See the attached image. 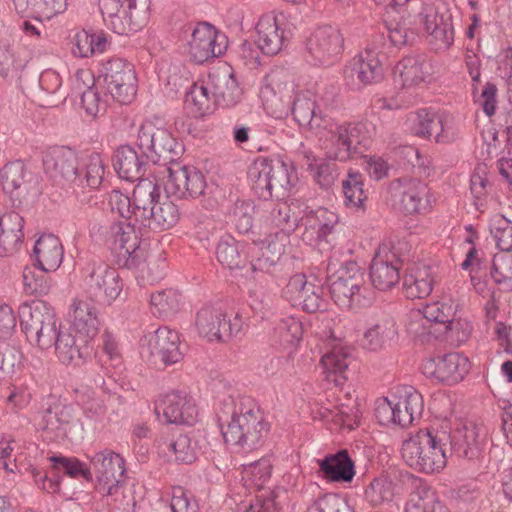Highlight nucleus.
Wrapping results in <instances>:
<instances>
[{
  "label": "nucleus",
  "mask_w": 512,
  "mask_h": 512,
  "mask_svg": "<svg viewBox=\"0 0 512 512\" xmlns=\"http://www.w3.org/2000/svg\"><path fill=\"white\" fill-rule=\"evenodd\" d=\"M167 171L165 190L168 194L177 198H196L204 193L205 177L195 167L181 166L175 162L167 168Z\"/></svg>",
  "instance_id": "24"
},
{
  "label": "nucleus",
  "mask_w": 512,
  "mask_h": 512,
  "mask_svg": "<svg viewBox=\"0 0 512 512\" xmlns=\"http://www.w3.org/2000/svg\"><path fill=\"white\" fill-rule=\"evenodd\" d=\"M397 425L408 427L422 415L424 401L422 395L412 386H403L396 390Z\"/></svg>",
  "instance_id": "35"
},
{
  "label": "nucleus",
  "mask_w": 512,
  "mask_h": 512,
  "mask_svg": "<svg viewBox=\"0 0 512 512\" xmlns=\"http://www.w3.org/2000/svg\"><path fill=\"white\" fill-rule=\"evenodd\" d=\"M457 307L458 304L454 300L443 297L423 308V318L430 322L443 324L446 329H450Z\"/></svg>",
  "instance_id": "54"
},
{
  "label": "nucleus",
  "mask_w": 512,
  "mask_h": 512,
  "mask_svg": "<svg viewBox=\"0 0 512 512\" xmlns=\"http://www.w3.org/2000/svg\"><path fill=\"white\" fill-rule=\"evenodd\" d=\"M290 111L294 120L304 129L317 133L329 117L317 105L316 96L310 92L296 94Z\"/></svg>",
  "instance_id": "30"
},
{
  "label": "nucleus",
  "mask_w": 512,
  "mask_h": 512,
  "mask_svg": "<svg viewBox=\"0 0 512 512\" xmlns=\"http://www.w3.org/2000/svg\"><path fill=\"white\" fill-rule=\"evenodd\" d=\"M405 512H447V509L435 491L428 486H420L410 495Z\"/></svg>",
  "instance_id": "51"
},
{
  "label": "nucleus",
  "mask_w": 512,
  "mask_h": 512,
  "mask_svg": "<svg viewBox=\"0 0 512 512\" xmlns=\"http://www.w3.org/2000/svg\"><path fill=\"white\" fill-rule=\"evenodd\" d=\"M219 421L224 442L243 452L261 446L270 428L264 412L249 396L226 402L219 414Z\"/></svg>",
  "instance_id": "1"
},
{
  "label": "nucleus",
  "mask_w": 512,
  "mask_h": 512,
  "mask_svg": "<svg viewBox=\"0 0 512 512\" xmlns=\"http://www.w3.org/2000/svg\"><path fill=\"white\" fill-rule=\"evenodd\" d=\"M401 260L388 244L379 245L370 265L373 286L381 291L394 287L400 279Z\"/></svg>",
  "instance_id": "25"
},
{
  "label": "nucleus",
  "mask_w": 512,
  "mask_h": 512,
  "mask_svg": "<svg viewBox=\"0 0 512 512\" xmlns=\"http://www.w3.org/2000/svg\"><path fill=\"white\" fill-rule=\"evenodd\" d=\"M489 229L496 246L503 252L512 251V221L502 214H495L489 222Z\"/></svg>",
  "instance_id": "57"
},
{
  "label": "nucleus",
  "mask_w": 512,
  "mask_h": 512,
  "mask_svg": "<svg viewBox=\"0 0 512 512\" xmlns=\"http://www.w3.org/2000/svg\"><path fill=\"white\" fill-rule=\"evenodd\" d=\"M449 440L450 435L445 431L421 429L403 442L402 458L418 472L438 473L447 464L446 449Z\"/></svg>",
  "instance_id": "3"
},
{
  "label": "nucleus",
  "mask_w": 512,
  "mask_h": 512,
  "mask_svg": "<svg viewBox=\"0 0 512 512\" xmlns=\"http://www.w3.org/2000/svg\"><path fill=\"white\" fill-rule=\"evenodd\" d=\"M218 262L229 269L240 268L243 258L239 243L231 236L222 237L216 247Z\"/></svg>",
  "instance_id": "58"
},
{
  "label": "nucleus",
  "mask_w": 512,
  "mask_h": 512,
  "mask_svg": "<svg viewBox=\"0 0 512 512\" xmlns=\"http://www.w3.org/2000/svg\"><path fill=\"white\" fill-rule=\"evenodd\" d=\"M492 189L489 180L488 167L484 163L478 164L470 178V190L473 195V204L476 209L483 213L488 209V197Z\"/></svg>",
  "instance_id": "49"
},
{
  "label": "nucleus",
  "mask_w": 512,
  "mask_h": 512,
  "mask_svg": "<svg viewBox=\"0 0 512 512\" xmlns=\"http://www.w3.org/2000/svg\"><path fill=\"white\" fill-rule=\"evenodd\" d=\"M325 155L331 160L347 161L371 139L369 125L363 122H339L326 119L316 133Z\"/></svg>",
  "instance_id": "4"
},
{
  "label": "nucleus",
  "mask_w": 512,
  "mask_h": 512,
  "mask_svg": "<svg viewBox=\"0 0 512 512\" xmlns=\"http://www.w3.org/2000/svg\"><path fill=\"white\" fill-rule=\"evenodd\" d=\"M433 282L434 280L428 267L413 265L404 276V294L410 299L425 298L432 292Z\"/></svg>",
  "instance_id": "41"
},
{
  "label": "nucleus",
  "mask_w": 512,
  "mask_h": 512,
  "mask_svg": "<svg viewBox=\"0 0 512 512\" xmlns=\"http://www.w3.org/2000/svg\"><path fill=\"white\" fill-rule=\"evenodd\" d=\"M106 166L103 158L98 153L88 155L79 167V172L72 185V188H85L98 189L104 179Z\"/></svg>",
  "instance_id": "42"
},
{
  "label": "nucleus",
  "mask_w": 512,
  "mask_h": 512,
  "mask_svg": "<svg viewBox=\"0 0 512 512\" xmlns=\"http://www.w3.org/2000/svg\"><path fill=\"white\" fill-rule=\"evenodd\" d=\"M141 354L154 364L179 362L183 357L179 334L168 327H160L146 334L141 341Z\"/></svg>",
  "instance_id": "13"
},
{
  "label": "nucleus",
  "mask_w": 512,
  "mask_h": 512,
  "mask_svg": "<svg viewBox=\"0 0 512 512\" xmlns=\"http://www.w3.org/2000/svg\"><path fill=\"white\" fill-rule=\"evenodd\" d=\"M255 206L252 201L239 200L235 203L232 218L240 233H247L253 226Z\"/></svg>",
  "instance_id": "64"
},
{
  "label": "nucleus",
  "mask_w": 512,
  "mask_h": 512,
  "mask_svg": "<svg viewBox=\"0 0 512 512\" xmlns=\"http://www.w3.org/2000/svg\"><path fill=\"white\" fill-rule=\"evenodd\" d=\"M21 327L28 342L41 350L51 348L60 331L54 309L45 301L34 300L20 307Z\"/></svg>",
  "instance_id": "6"
},
{
  "label": "nucleus",
  "mask_w": 512,
  "mask_h": 512,
  "mask_svg": "<svg viewBox=\"0 0 512 512\" xmlns=\"http://www.w3.org/2000/svg\"><path fill=\"white\" fill-rule=\"evenodd\" d=\"M395 183L396 197L403 213L424 215L432 210L436 197L426 182L418 178H399Z\"/></svg>",
  "instance_id": "17"
},
{
  "label": "nucleus",
  "mask_w": 512,
  "mask_h": 512,
  "mask_svg": "<svg viewBox=\"0 0 512 512\" xmlns=\"http://www.w3.org/2000/svg\"><path fill=\"white\" fill-rule=\"evenodd\" d=\"M351 359L350 351L346 346L340 342L334 343L331 348L324 353L320 362L326 380L334 383L336 386H342L347 379V371Z\"/></svg>",
  "instance_id": "33"
},
{
  "label": "nucleus",
  "mask_w": 512,
  "mask_h": 512,
  "mask_svg": "<svg viewBox=\"0 0 512 512\" xmlns=\"http://www.w3.org/2000/svg\"><path fill=\"white\" fill-rule=\"evenodd\" d=\"M181 294L172 288L152 293L150 296V310L153 315L168 318L180 309Z\"/></svg>",
  "instance_id": "53"
},
{
  "label": "nucleus",
  "mask_w": 512,
  "mask_h": 512,
  "mask_svg": "<svg viewBox=\"0 0 512 512\" xmlns=\"http://www.w3.org/2000/svg\"><path fill=\"white\" fill-rule=\"evenodd\" d=\"M186 107L195 117L210 113L217 104L207 80L194 83L186 94Z\"/></svg>",
  "instance_id": "47"
},
{
  "label": "nucleus",
  "mask_w": 512,
  "mask_h": 512,
  "mask_svg": "<svg viewBox=\"0 0 512 512\" xmlns=\"http://www.w3.org/2000/svg\"><path fill=\"white\" fill-rule=\"evenodd\" d=\"M55 355L64 365L80 366L93 354V346L75 333L62 331L56 338Z\"/></svg>",
  "instance_id": "29"
},
{
  "label": "nucleus",
  "mask_w": 512,
  "mask_h": 512,
  "mask_svg": "<svg viewBox=\"0 0 512 512\" xmlns=\"http://www.w3.org/2000/svg\"><path fill=\"white\" fill-rule=\"evenodd\" d=\"M161 198L159 185L149 179H140L134 187L132 193L133 217L145 227L149 216L153 215V210Z\"/></svg>",
  "instance_id": "32"
},
{
  "label": "nucleus",
  "mask_w": 512,
  "mask_h": 512,
  "mask_svg": "<svg viewBox=\"0 0 512 512\" xmlns=\"http://www.w3.org/2000/svg\"><path fill=\"white\" fill-rule=\"evenodd\" d=\"M81 288L94 301L111 305L123 290L119 272L102 260L87 261L79 272Z\"/></svg>",
  "instance_id": "7"
},
{
  "label": "nucleus",
  "mask_w": 512,
  "mask_h": 512,
  "mask_svg": "<svg viewBox=\"0 0 512 512\" xmlns=\"http://www.w3.org/2000/svg\"><path fill=\"white\" fill-rule=\"evenodd\" d=\"M484 440L482 429L475 424L464 425L455 431L448 445L453 447L459 454L473 458L477 456L480 446Z\"/></svg>",
  "instance_id": "44"
},
{
  "label": "nucleus",
  "mask_w": 512,
  "mask_h": 512,
  "mask_svg": "<svg viewBox=\"0 0 512 512\" xmlns=\"http://www.w3.org/2000/svg\"><path fill=\"white\" fill-rule=\"evenodd\" d=\"M266 81L260 90L263 107L272 117L283 118L290 111L294 84L282 69L272 71Z\"/></svg>",
  "instance_id": "14"
},
{
  "label": "nucleus",
  "mask_w": 512,
  "mask_h": 512,
  "mask_svg": "<svg viewBox=\"0 0 512 512\" xmlns=\"http://www.w3.org/2000/svg\"><path fill=\"white\" fill-rule=\"evenodd\" d=\"M71 331L89 343L98 335L100 320L95 306L76 298L70 306Z\"/></svg>",
  "instance_id": "28"
},
{
  "label": "nucleus",
  "mask_w": 512,
  "mask_h": 512,
  "mask_svg": "<svg viewBox=\"0 0 512 512\" xmlns=\"http://www.w3.org/2000/svg\"><path fill=\"white\" fill-rule=\"evenodd\" d=\"M77 81L88 80L86 84L87 89L82 92L81 104L90 117H96L98 113L103 109L104 105L101 103L97 91L94 89V79L88 70H79L76 73Z\"/></svg>",
  "instance_id": "59"
},
{
  "label": "nucleus",
  "mask_w": 512,
  "mask_h": 512,
  "mask_svg": "<svg viewBox=\"0 0 512 512\" xmlns=\"http://www.w3.org/2000/svg\"><path fill=\"white\" fill-rule=\"evenodd\" d=\"M384 75L383 66L374 49L366 48L353 57L344 69V80L352 90L377 83Z\"/></svg>",
  "instance_id": "18"
},
{
  "label": "nucleus",
  "mask_w": 512,
  "mask_h": 512,
  "mask_svg": "<svg viewBox=\"0 0 512 512\" xmlns=\"http://www.w3.org/2000/svg\"><path fill=\"white\" fill-rule=\"evenodd\" d=\"M270 220L284 232H292L298 226V217L287 203L276 204L270 212Z\"/></svg>",
  "instance_id": "63"
},
{
  "label": "nucleus",
  "mask_w": 512,
  "mask_h": 512,
  "mask_svg": "<svg viewBox=\"0 0 512 512\" xmlns=\"http://www.w3.org/2000/svg\"><path fill=\"white\" fill-rule=\"evenodd\" d=\"M272 473V464L268 458H261L243 465L241 480L248 490H264Z\"/></svg>",
  "instance_id": "50"
},
{
  "label": "nucleus",
  "mask_w": 512,
  "mask_h": 512,
  "mask_svg": "<svg viewBox=\"0 0 512 512\" xmlns=\"http://www.w3.org/2000/svg\"><path fill=\"white\" fill-rule=\"evenodd\" d=\"M451 119H442L429 109H419L408 117L409 128L413 134L423 138L434 137L437 142H448L455 138V132L449 125Z\"/></svg>",
  "instance_id": "26"
},
{
  "label": "nucleus",
  "mask_w": 512,
  "mask_h": 512,
  "mask_svg": "<svg viewBox=\"0 0 512 512\" xmlns=\"http://www.w3.org/2000/svg\"><path fill=\"white\" fill-rule=\"evenodd\" d=\"M330 293L334 302L344 309L366 307L374 299L373 290L366 284L365 271L352 260L341 265L337 278L330 284Z\"/></svg>",
  "instance_id": "5"
},
{
  "label": "nucleus",
  "mask_w": 512,
  "mask_h": 512,
  "mask_svg": "<svg viewBox=\"0 0 512 512\" xmlns=\"http://www.w3.org/2000/svg\"><path fill=\"white\" fill-rule=\"evenodd\" d=\"M338 215L324 207L310 210L302 218L307 232L312 231L320 241H326L338 224Z\"/></svg>",
  "instance_id": "45"
},
{
  "label": "nucleus",
  "mask_w": 512,
  "mask_h": 512,
  "mask_svg": "<svg viewBox=\"0 0 512 512\" xmlns=\"http://www.w3.org/2000/svg\"><path fill=\"white\" fill-rule=\"evenodd\" d=\"M27 171L22 161L8 162L0 169V184L3 191L20 204L29 191Z\"/></svg>",
  "instance_id": "38"
},
{
  "label": "nucleus",
  "mask_w": 512,
  "mask_h": 512,
  "mask_svg": "<svg viewBox=\"0 0 512 512\" xmlns=\"http://www.w3.org/2000/svg\"><path fill=\"white\" fill-rule=\"evenodd\" d=\"M319 472L330 482L349 483L355 476V465L347 450L317 460Z\"/></svg>",
  "instance_id": "34"
},
{
  "label": "nucleus",
  "mask_w": 512,
  "mask_h": 512,
  "mask_svg": "<svg viewBox=\"0 0 512 512\" xmlns=\"http://www.w3.org/2000/svg\"><path fill=\"white\" fill-rule=\"evenodd\" d=\"M104 81L108 92L121 104L132 102L137 91L134 66L122 58H113L104 64Z\"/></svg>",
  "instance_id": "16"
},
{
  "label": "nucleus",
  "mask_w": 512,
  "mask_h": 512,
  "mask_svg": "<svg viewBox=\"0 0 512 512\" xmlns=\"http://www.w3.org/2000/svg\"><path fill=\"white\" fill-rule=\"evenodd\" d=\"M419 19L424 30L437 49H447L454 41L452 15L443 3H432L423 6Z\"/></svg>",
  "instance_id": "19"
},
{
  "label": "nucleus",
  "mask_w": 512,
  "mask_h": 512,
  "mask_svg": "<svg viewBox=\"0 0 512 512\" xmlns=\"http://www.w3.org/2000/svg\"><path fill=\"white\" fill-rule=\"evenodd\" d=\"M491 276L504 290H512V254L498 253L494 256Z\"/></svg>",
  "instance_id": "61"
},
{
  "label": "nucleus",
  "mask_w": 512,
  "mask_h": 512,
  "mask_svg": "<svg viewBox=\"0 0 512 512\" xmlns=\"http://www.w3.org/2000/svg\"><path fill=\"white\" fill-rule=\"evenodd\" d=\"M89 459L97 478L98 492L104 496L116 495L123 482L124 459L109 449L97 452Z\"/></svg>",
  "instance_id": "15"
},
{
  "label": "nucleus",
  "mask_w": 512,
  "mask_h": 512,
  "mask_svg": "<svg viewBox=\"0 0 512 512\" xmlns=\"http://www.w3.org/2000/svg\"><path fill=\"white\" fill-rule=\"evenodd\" d=\"M114 168L118 176L127 181L142 179L144 162L137 152L128 145L120 146L114 156Z\"/></svg>",
  "instance_id": "46"
},
{
  "label": "nucleus",
  "mask_w": 512,
  "mask_h": 512,
  "mask_svg": "<svg viewBox=\"0 0 512 512\" xmlns=\"http://www.w3.org/2000/svg\"><path fill=\"white\" fill-rule=\"evenodd\" d=\"M364 496L365 500L372 506L391 502L395 496V485L386 476L376 477L366 487Z\"/></svg>",
  "instance_id": "55"
},
{
  "label": "nucleus",
  "mask_w": 512,
  "mask_h": 512,
  "mask_svg": "<svg viewBox=\"0 0 512 512\" xmlns=\"http://www.w3.org/2000/svg\"><path fill=\"white\" fill-rule=\"evenodd\" d=\"M73 421V408L71 406H57L48 408L41 416L38 427L52 432L56 437L66 435L67 426Z\"/></svg>",
  "instance_id": "48"
},
{
  "label": "nucleus",
  "mask_w": 512,
  "mask_h": 512,
  "mask_svg": "<svg viewBox=\"0 0 512 512\" xmlns=\"http://www.w3.org/2000/svg\"><path fill=\"white\" fill-rule=\"evenodd\" d=\"M225 36L209 23L197 24L188 41L190 59L202 64L210 59L221 56L226 50Z\"/></svg>",
  "instance_id": "20"
},
{
  "label": "nucleus",
  "mask_w": 512,
  "mask_h": 512,
  "mask_svg": "<svg viewBox=\"0 0 512 512\" xmlns=\"http://www.w3.org/2000/svg\"><path fill=\"white\" fill-rule=\"evenodd\" d=\"M100 10L106 25L119 35L141 30L149 16L147 0H101Z\"/></svg>",
  "instance_id": "9"
},
{
  "label": "nucleus",
  "mask_w": 512,
  "mask_h": 512,
  "mask_svg": "<svg viewBox=\"0 0 512 512\" xmlns=\"http://www.w3.org/2000/svg\"><path fill=\"white\" fill-rule=\"evenodd\" d=\"M34 254L41 271H56L64 256L63 246L60 239L52 234L40 236L34 246Z\"/></svg>",
  "instance_id": "40"
},
{
  "label": "nucleus",
  "mask_w": 512,
  "mask_h": 512,
  "mask_svg": "<svg viewBox=\"0 0 512 512\" xmlns=\"http://www.w3.org/2000/svg\"><path fill=\"white\" fill-rule=\"evenodd\" d=\"M157 417L167 424L192 425L198 415L192 397L183 391H172L159 397L155 403Z\"/></svg>",
  "instance_id": "21"
},
{
  "label": "nucleus",
  "mask_w": 512,
  "mask_h": 512,
  "mask_svg": "<svg viewBox=\"0 0 512 512\" xmlns=\"http://www.w3.org/2000/svg\"><path fill=\"white\" fill-rule=\"evenodd\" d=\"M248 177L255 193L264 200L279 196L291 186L288 166L279 159L257 157L251 164Z\"/></svg>",
  "instance_id": "10"
},
{
  "label": "nucleus",
  "mask_w": 512,
  "mask_h": 512,
  "mask_svg": "<svg viewBox=\"0 0 512 512\" xmlns=\"http://www.w3.org/2000/svg\"><path fill=\"white\" fill-rule=\"evenodd\" d=\"M398 335L395 320L382 315L370 323L363 334V346L369 351H380L391 344Z\"/></svg>",
  "instance_id": "36"
},
{
  "label": "nucleus",
  "mask_w": 512,
  "mask_h": 512,
  "mask_svg": "<svg viewBox=\"0 0 512 512\" xmlns=\"http://www.w3.org/2000/svg\"><path fill=\"white\" fill-rule=\"evenodd\" d=\"M259 250V256L251 262V269L253 272L270 273L284 253V247L277 243L269 242Z\"/></svg>",
  "instance_id": "60"
},
{
  "label": "nucleus",
  "mask_w": 512,
  "mask_h": 512,
  "mask_svg": "<svg viewBox=\"0 0 512 512\" xmlns=\"http://www.w3.org/2000/svg\"><path fill=\"white\" fill-rule=\"evenodd\" d=\"M50 461L53 463V468L62 470L66 475L77 478L83 477L86 480L92 479V473L89 468L74 457L52 456Z\"/></svg>",
  "instance_id": "62"
},
{
  "label": "nucleus",
  "mask_w": 512,
  "mask_h": 512,
  "mask_svg": "<svg viewBox=\"0 0 512 512\" xmlns=\"http://www.w3.org/2000/svg\"><path fill=\"white\" fill-rule=\"evenodd\" d=\"M137 144L146 158L153 163L163 162L164 165L175 163L181 150L172 134L152 121H144L140 125Z\"/></svg>",
  "instance_id": "12"
},
{
  "label": "nucleus",
  "mask_w": 512,
  "mask_h": 512,
  "mask_svg": "<svg viewBox=\"0 0 512 512\" xmlns=\"http://www.w3.org/2000/svg\"><path fill=\"white\" fill-rule=\"evenodd\" d=\"M469 370V359L457 352L430 358L422 363V372L426 377L448 385L462 381L469 373Z\"/></svg>",
  "instance_id": "22"
},
{
  "label": "nucleus",
  "mask_w": 512,
  "mask_h": 512,
  "mask_svg": "<svg viewBox=\"0 0 512 512\" xmlns=\"http://www.w3.org/2000/svg\"><path fill=\"white\" fill-rule=\"evenodd\" d=\"M243 325L241 315H229L220 303L204 305L195 317L198 334L210 342H225L236 337L242 332Z\"/></svg>",
  "instance_id": "8"
},
{
  "label": "nucleus",
  "mask_w": 512,
  "mask_h": 512,
  "mask_svg": "<svg viewBox=\"0 0 512 512\" xmlns=\"http://www.w3.org/2000/svg\"><path fill=\"white\" fill-rule=\"evenodd\" d=\"M344 50V37L341 31L331 25L315 28L305 41L304 56L314 66L335 64Z\"/></svg>",
  "instance_id": "11"
},
{
  "label": "nucleus",
  "mask_w": 512,
  "mask_h": 512,
  "mask_svg": "<svg viewBox=\"0 0 512 512\" xmlns=\"http://www.w3.org/2000/svg\"><path fill=\"white\" fill-rule=\"evenodd\" d=\"M395 72L399 74L404 88L417 87L430 82L433 73L431 62L421 56L403 58L397 64Z\"/></svg>",
  "instance_id": "37"
},
{
  "label": "nucleus",
  "mask_w": 512,
  "mask_h": 512,
  "mask_svg": "<svg viewBox=\"0 0 512 512\" xmlns=\"http://www.w3.org/2000/svg\"><path fill=\"white\" fill-rule=\"evenodd\" d=\"M256 44L266 55L278 54L284 44V30L281 19L273 13H267L260 17L256 25Z\"/></svg>",
  "instance_id": "31"
},
{
  "label": "nucleus",
  "mask_w": 512,
  "mask_h": 512,
  "mask_svg": "<svg viewBox=\"0 0 512 512\" xmlns=\"http://www.w3.org/2000/svg\"><path fill=\"white\" fill-rule=\"evenodd\" d=\"M302 336V322L293 316H288L277 323L270 340L275 347L293 350L302 340Z\"/></svg>",
  "instance_id": "43"
},
{
  "label": "nucleus",
  "mask_w": 512,
  "mask_h": 512,
  "mask_svg": "<svg viewBox=\"0 0 512 512\" xmlns=\"http://www.w3.org/2000/svg\"><path fill=\"white\" fill-rule=\"evenodd\" d=\"M43 166L51 178L72 187L81 166V155L69 146H53L44 153Z\"/></svg>",
  "instance_id": "23"
},
{
  "label": "nucleus",
  "mask_w": 512,
  "mask_h": 512,
  "mask_svg": "<svg viewBox=\"0 0 512 512\" xmlns=\"http://www.w3.org/2000/svg\"><path fill=\"white\" fill-rule=\"evenodd\" d=\"M105 242L129 268L140 267L141 278L149 284L159 282L165 276L166 263L159 256L147 258L134 227L127 222L112 223L105 231Z\"/></svg>",
  "instance_id": "2"
},
{
  "label": "nucleus",
  "mask_w": 512,
  "mask_h": 512,
  "mask_svg": "<svg viewBox=\"0 0 512 512\" xmlns=\"http://www.w3.org/2000/svg\"><path fill=\"white\" fill-rule=\"evenodd\" d=\"M206 80L217 104L229 107L240 100L242 90L227 64L212 68Z\"/></svg>",
  "instance_id": "27"
},
{
  "label": "nucleus",
  "mask_w": 512,
  "mask_h": 512,
  "mask_svg": "<svg viewBox=\"0 0 512 512\" xmlns=\"http://www.w3.org/2000/svg\"><path fill=\"white\" fill-rule=\"evenodd\" d=\"M22 216L9 212L0 216V256H10L17 252L23 239Z\"/></svg>",
  "instance_id": "39"
},
{
  "label": "nucleus",
  "mask_w": 512,
  "mask_h": 512,
  "mask_svg": "<svg viewBox=\"0 0 512 512\" xmlns=\"http://www.w3.org/2000/svg\"><path fill=\"white\" fill-rule=\"evenodd\" d=\"M416 35L413 21L409 17H402L398 21L386 24V36L394 47L401 48L412 43Z\"/></svg>",
  "instance_id": "56"
},
{
  "label": "nucleus",
  "mask_w": 512,
  "mask_h": 512,
  "mask_svg": "<svg viewBox=\"0 0 512 512\" xmlns=\"http://www.w3.org/2000/svg\"><path fill=\"white\" fill-rule=\"evenodd\" d=\"M180 213L178 207L169 199L159 200L153 210V215L149 216L145 227L151 230H167L173 227L179 220Z\"/></svg>",
  "instance_id": "52"
}]
</instances>
